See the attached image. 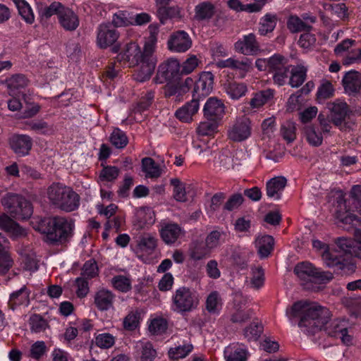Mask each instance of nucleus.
Listing matches in <instances>:
<instances>
[{
    "instance_id": "nucleus-40",
    "label": "nucleus",
    "mask_w": 361,
    "mask_h": 361,
    "mask_svg": "<svg viewBox=\"0 0 361 361\" xmlns=\"http://www.w3.org/2000/svg\"><path fill=\"white\" fill-rule=\"evenodd\" d=\"M276 22L277 18L276 15L267 13L260 20L258 30L259 35L265 36L268 33L271 32L276 27Z\"/></svg>"
},
{
    "instance_id": "nucleus-47",
    "label": "nucleus",
    "mask_w": 361,
    "mask_h": 361,
    "mask_svg": "<svg viewBox=\"0 0 361 361\" xmlns=\"http://www.w3.org/2000/svg\"><path fill=\"white\" fill-rule=\"evenodd\" d=\"M274 97V90L267 89L255 94L250 99V105L252 109H257L263 106Z\"/></svg>"
},
{
    "instance_id": "nucleus-6",
    "label": "nucleus",
    "mask_w": 361,
    "mask_h": 361,
    "mask_svg": "<svg viewBox=\"0 0 361 361\" xmlns=\"http://www.w3.org/2000/svg\"><path fill=\"white\" fill-rule=\"evenodd\" d=\"M289 316H330L329 310L317 302L300 300L286 309Z\"/></svg>"
},
{
    "instance_id": "nucleus-18",
    "label": "nucleus",
    "mask_w": 361,
    "mask_h": 361,
    "mask_svg": "<svg viewBox=\"0 0 361 361\" xmlns=\"http://www.w3.org/2000/svg\"><path fill=\"white\" fill-rule=\"evenodd\" d=\"M156 63V58L142 56V59L140 60L137 64L139 68L134 74L135 80L139 82H145L149 80L154 71Z\"/></svg>"
},
{
    "instance_id": "nucleus-50",
    "label": "nucleus",
    "mask_w": 361,
    "mask_h": 361,
    "mask_svg": "<svg viewBox=\"0 0 361 361\" xmlns=\"http://www.w3.org/2000/svg\"><path fill=\"white\" fill-rule=\"evenodd\" d=\"M6 87L10 91L24 88L27 85V80L23 74H15L6 79Z\"/></svg>"
},
{
    "instance_id": "nucleus-61",
    "label": "nucleus",
    "mask_w": 361,
    "mask_h": 361,
    "mask_svg": "<svg viewBox=\"0 0 361 361\" xmlns=\"http://www.w3.org/2000/svg\"><path fill=\"white\" fill-rule=\"evenodd\" d=\"M193 349L190 343L179 345L174 348H171L169 351V357L173 359H180L185 357Z\"/></svg>"
},
{
    "instance_id": "nucleus-34",
    "label": "nucleus",
    "mask_w": 361,
    "mask_h": 361,
    "mask_svg": "<svg viewBox=\"0 0 361 361\" xmlns=\"http://www.w3.org/2000/svg\"><path fill=\"white\" fill-rule=\"evenodd\" d=\"M223 302L220 293L212 291L206 298L205 309L210 314H217L222 308Z\"/></svg>"
},
{
    "instance_id": "nucleus-22",
    "label": "nucleus",
    "mask_w": 361,
    "mask_h": 361,
    "mask_svg": "<svg viewBox=\"0 0 361 361\" xmlns=\"http://www.w3.org/2000/svg\"><path fill=\"white\" fill-rule=\"evenodd\" d=\"M214 75L209 72H202L195 83L194 92L198 96H207L213 90Z\"/></svg>"
},
{
    "instance_id": "nucleus-57",
    "label": "nucleus",
    "mask_w": 361,
    "mask_h": 361,
    "mask_svg": "<svg viewBox=\"0 0 361 361\" xmlns=\"http://www.w3.org/2000/svg\"><path fill=\"white\" fill-rule=\"evenodd\" d=\"M269 71L274 73L287 66H288V60L283 56L276 54L269 57Z\"/></svg>"
},
{
    "instance_id": "nucleus-17",
    "label": "nucleus",
    "mask_w": 361,
    "mask_h": 361,
    "mask_svg": "<svg viewBox=\"0 0 361 361\" xmlns=\"http://www.w3.org/2000/svg\"><path fill=\"white\" fill-rule=\"evenodd\" d=\"M159 233L162 240L166 245L175 243L183 235L182 228L176 223H161Z\"/></svg>"
},
{
    "instance_id": "nucleus-3",
    "label": "nucleus",
    "mask_w": 361,
    "mask_h": 361,
    "mask_svg": "<svg viewBox=\"0 0 361 361\" xmlns=\"http://www.w3.org/2000/svg\"><path fill=\"white\" fill-rule=\"evenodd\" d=\"M47 196L53 204L66 212H73L80 204V196L71 188L60 183L49 186Z\"/></svg>"
},
{
    "instance_id": "nucleus-4",
    "label": "nucleus",
    "mask_w": 361,
    "mask_h": 361,
    "mask_svg": "<svg viewBox=\"0 0 361 361\" xmlns=\"http://www.w3.org/2000/svg\"><path fill=\"white\" fill-rule=\"evenodd\" d=\"M1 203L4 209L16 219L30 218L33 212L31 202L23 195L7 192L2 196Z\"/></svg>"
},
{
    "instance_id": "nucleus-43",
    "label": "nucleus",
    "mask_w": 361,
    "mask_h": 361,
    "mask_svg": "<svg viewBox=\"0 0 361 361\" xmlns=\"http://www.w3.org/2000/svg\"><path fill=\"white\" fill-rule=\"evenodd\" d=\"M322 259L328 267H337L340 270L344 268L345 264L343 262V259L333 250H324L322 254Z\"/></svg>"
},
{
    "instance_id": "nucleus-53",
    "label": "nucleus",
    "mask_w": 361,
    "mask_h": 361,
    "mask_svg": "<svg viewBox=\"0 0 361 361\" xmlns=\"http://www.w3.org/2000/svg\"><path fill=\"white\" fill-rule=\"evenodd\" d=\"M111 283L114 288L122 293H127L132 288L130 279L122 275L113 277Z\"/></svg>"
},
{
    "instance_id": "nucleus-28",
    "label": "nucleus",
    "mask_w": 361,
    "mask_h": 361,
    "mask_svg": "<svg viewBox=\"0 0 361 361\" xmlns=\"http://www.w3.org/2000/svg\"><path fill=\"white\" fill-rule=\"evenodd\" d=\"M226 361H246L247 351L242 344L233 343L224 350Z\"/></svg>"
},
{
    "instance_id": "nucleus-62",
    "label": "nucleus",
    "mask_w": 361,
    "mask_h": 361,
    "mask_svg": "<svg viewBox=\"0 0 361 361\" xmlns=\"http://www.w3.org/2000/svg\"><path fill=\"white\" fill-rule=\"evenodd\" d=\"M214 121L208 119V121L201 122L197 128V133L202 136L212 135L217 128V125Z\"/></svg>"
},
{
    "instance_id": "nucleus-29",
    "label": "nucleus",
    "mask_w": 361,
    "mask_h": 361,
    "mask_svg": "<svg viewBox=\"0 0 361 361\" xmlns=\"http://www.w3.org/2000/svg\"><path fill=\"white\" fill-rule=\"evenodd\" d=\"M307 68L303 63H300L297 66H291L290 70L289 85L293 87H298L305 80Z\"/></svg>"
},
{
    "instance_id": "nucleus-51",
    "label": "nucleus",
    "mask_w": 361,
    "mask_h": 361,
    "mask_svg": "<svg viewBox=\"0 0 361 361\" xmlns=\"http://www.w3.org/2000/svg\"><path fill=\"white\" fill-rule=\"evenodd\" d=\"M110 142L117 149L124 148L128 143V139L126 133L118 128L113 130L110 136Z\"/></svg>"
},
{
    "instance_id": "nucleus-9",
    "label": "nucleus",
    "mask_w": 361,
    "mask_h": 361,
    "mask_svg": "<svg viewBox=\"0 0 361 361\" xmlns=\"http://www.w3.org/2000/svg\"><path fill=\"white\" fill-rule=\"evenodd\" d=\"M180 64L177 59L170 58L161 63L154 78L157 83L162 84L166 82H176L181 75Z\"/></svg>"
},
{
    "instance_id": "nucleus-39",
    "label": "nucleus",
    "mask_w": 361,
    "mask_h": 361,
    "mask_svg": "<svg viewBox=\"0 0 361 361\" xmlns=\"http://www.w3.org/2000/svg\"><path fill=\"white\" fill-rule=\"evenodd\" d=\"M18 252L23 257L24 268L26 270L35 271L38 269L36 256L29 247L23 249L20 247L18 248Z\"/></svg>"
},
{
    "instance_id": "nucleus-11",
    "label": "nucleus",
    "mask_w": 361,
    "mask_h": 361,
    "mask_svg": "<svg viewBox=\"0 0 361 361\" xmlns=\"http://www.w3.org/2000/svg\"><path fill=\"white\" fill-rule=\"evenodd\" d=\"M97 32V44L102 49H105L114 44L119 37L117 30L111 23L100 24Z\"/></svg>"
},
{
    "instance_id": "nucleus-23",
    "label": "nucleus",
    "mask_w": 361,
    "mask_h": 361,
    "mask_svg": "<svg viewBox=\"0 0 361 361\" xmlns=\"http://www.w3.org/2000/svg\"><path fill=\"white\" fill-rule=\"evenodd\" d=\"M60 25L66 31L75 30L80 24L78 15L68 7L65 6L58 18Z\"/></svg>"
},
{
    "instance_id": "nucleus-14",
    "label": "nucleus",
    "mask_w": 361,
    "mask_h": 361,
    "mask_svg": "<svg viewBox=\"0 0 361 361\" xmlns=\"http://www.w3.org/2000/svg\"><path fill=\"white\" fill-rule=\"evenodd\" d=\"M144 56L140 47L135 42L127 44L122 52L118 54L116 59L119 62L129 63V66H135L139 63V61Z\"/></svg>"
},
{
    "instance_id": "nucleus-54",
    "label": "nucleus",
    "mask_w": 361,
    "mask_h": 361,
    "mask_svg": "<svg viewBox=\"0 0 361 361\" xmlns=\"http://www.w3.org/2000/svg\"><path fill=\"white\" fill-rule=\"evenodd\" d=\"M200 63V60L195 55H190L180 65V74L188 75L193 72Z\"/></svg>"
},
{
    "instance_id": "nucleus-24",
    "label": "nucleus",
    "mask_w": 361,
    "mask_h": 361,
    "mask_svg": "<svg viewBox=\"0 0 361 361\" xmlns=\"http://www.w3.org/2000/svg\"><path fill=\"white\" fill-rule=\"evenodd\" d=\"M200 108L198 99H193L179 108L175 113L176 118L180 121L189 123L192 116L197 114Z\"/></svg>"
},
{
    "instance_id": "nucleus-48",
    "label": "nucleus",
    "mask_w": 361,
    "mask_h": 361,
    "mask_svg": "<svg viewBox=\"0 0 361 361\" xmlns=\"http://www.w3.org/2000/svg\"><path fill=\"white\" fill-rule=\"evenodd\" d=\"M170 183L173 187V197L175 200L181 202H186L188 198L185 184L177 178H171Z\"/></svg>"
},
{
    "instance_id": "nucleus-64",
    "label": "nucleus",
    "mask_w": 361,
    "mask_h": 361,
    "mask_svg": "<svg viewBox=\"0 0 361 361\" xmlns=\"http://www.w3.org/2000/svg\"><path fill=\"white\" fill-rule=\"evenodd\" d=\"M291 66H287L279 71H276L273 73V81L275 84L279 86H282L286 83L290 76V68Z\"/></svg>"
},
{
    "instance_id": "nucleus-49",
    "label": "nucleus",
    "mask_w": 361,
    "mask_h": 361,
    "mask_svg": "<svg viewBox=\"0 0 361 361\" xmlns=\"http://www.w3.org/2000/svg\"><path fill=\"white\" fill-rule=\"evenodd\" d=\"M168 328V322L164 317H154L150 321L149 331L153 335H161Z\"/></svg>"
},
{
    "instance_id": "nucleus-59",
    "label": "nucleus",
    "mask_w": 361,
    "mask_h": 361,
    "mask_svg": "<svg viewBox=\"0 0 361 361\" xmlns=\"http://www.w3.org/2000/svg\"><path fill=\"white\" fill-rule=\"evenodd\" d=\"M99 269L94 259L87 261L82 267L81 276L85 279H92L98 275Z\"/></svg>"
},
{
    "instance_id": "nucleus-38",
    "label": "nucleus",
    "mask_w": 361,
    "mask_h": 361,
    "mask_svg": "<svg viewBox=\"0 0 361 361\" xmlns=\"http://www.w3.org/2000/svg\"><path fill=\"white\" fill-rule=\"evenodd\" d=\"M214 14V6L209 1L198 4L195 8L194 18L197 20H209Z\"/></svg>"
},
{
    "instance_id": "nucleus-12",
    "label": "nucleus",
    "mask_w": 361,
    "mask_h": 361,
    "mask_svg": "<svg viewBox=\"0 0 361 361\" xmlns=\"http://www.w3.org/2000/svg\"><path fill=\"white\" fill-rule=\"evenodd\" d=\"M192 39L189 35L183 30L172 33L167 42L168 49L173 52L183 53L192 47Z\"/></svg>"
},
{
    "instance_id": "nucleus-52",
    "label": "nucleus",
    "mask_w": 361,
    "mask_h": 361,
    "mask_svg": "<svg viewBox=\"0 0 361 361\" xmlns=\"http://www.w3.org/2000/svg\"><path fill=\"white\" fill-rule=\"evenodd\" d=\"M211 253L206 244L201 242H195L190 248V257L195 260H200L207 257Z\"/></svg>"
},
{
    "instance_id": "nucleus-1",
    "label": "nucleus",
    "mask_w": 361,
    "mask_h": 361,
    "mask_svg": "<svg viewBox=\"0 0 361 361\" xmlns=\"http://www.w3.org/2000/svg\"><path fill=\"white\" fill-rule=\"evenodd\" d=\"M74 224L62 216L47 218L39 221L38 230L46 235V241L51 245L63 244L73 236Z\"/></svg>"
},
{
    "instance_id": "nucleus-7",
    "label": "nucleus",
    "mask_w": 361,
    "mask_h": 361,
    "mask_svg": "<svg viewBox=\"0 0 361 361\" xmlns=\"http://www.w3.org/2000/svg\"><path fill=\"white\" fill-rule=\"evenodd\" d=\"M294 272L300 280L307 282L326 283L334 278L330 271H320L307 262L298 263L294 268Z\"/></svg>"
},
{
    "instance_id": "nucleus-33",
    "label": "nucleus",
    "mask_w": 361,
    "mask_h": 361,
    "mask_svg": "<svg viewBox=\"0 0 361 361\" xmlns=\"http://www.w3.org/2000/svg\"><path fill=\"white\" fill-rule=\"evenodd\" d=\"M114 295L108 290L101 289L98 290L94 296V303L101 310H107L113 305Z\"/></svg>"
},
{
    "instance_id": "nucleus-27",
    "label": "nucleus",
    "mask_w": 361,
    "mask_h": 361,
    "mask_svg": "<svg viewBox=\"0 0 361 361\" xmlns=\"http://www.w3.org/2000/svg\"><path fill=\"white\" fill-rule=\"evenodd\" d=\"M148 30L149 35L145 39L143 54L145 57L156 58L153 54L157 46L159 26L157 24H151L148 27Z\"/></svg>"
},
{
    "instance_id": "nucleus-37",
    "label": "nucleus",
    "mask_w": 361,
    "mask_h": 361,
    "mask_svg": "<svg viewBox=\"0 0 361 361\" xmlns=\"http://www.w3.org/2000/svg\"><path fill=\"white\" fill-rule=\"evenodd\" d=\"M322 329L324 330L328 335L333 337L338 336L340 333L339 330L344 327V320L341 317H329V319H322Z\"/></svg>"
},
{
    "instance_id": "nucleus-42",
    "label": "nucleus",
    "mask_w": 361,
    "mask_h": 361,
    "mask_svg": "<svg viewBox=\"0 0 361 361\" xmlns=\"http://www.w3.org/2000/svg\"><path fill=\"white\" fill-rule=\"evenodd\" d=\"M287 27L288 30L293 32H300L302 31H310L312 26L304 22L300 18L297 16H290L287 20Z\"/></svg>"
},
{
    "instance_id": "nucleus-20",
    "label": "nucleus",
    "mask_w": 361,
    "mask_h": 361,
    "mask_svg": "<svg viewBox=\"0 0 361 361\" xmlns=\"http://www.w3.org/2000/svg\"><path fill=\"white\" fill-rule=\"evenodd\" d=\"M235 50L244 55H252L259 50V46L253 33L244 35L235 43Z\"/></svg>"
},
{
    "instance_id": "nucleus-16",
    "label": "nucleus",
    "mask_w": 361,
    "mask_h": 361,
    "mask_svg": "<svg viewBox=\"0 0 361 361\" xmlns=\"http://www.w3.org/2000/svg\"><path fill=\"white\" fill-rule=\"evenodd\" d=\"M342 85L345 94L355 96L361 92V73L356 71H350L344 75Z\"/></svg>"
},
{
    "instance_id": "nucleus-60",
    "label": "nucleus",
    "mask_w": 361,
    "mask_h": 361,
    "mask_svg": "<svg viewBox=\"0 0 361 361\" xmlns=\"http://www.w3.org/2000/svg\"><path fill=\"white\" fill-rule=\"evenodd\" d=\"M334 93V89L332 84L329 82H326L319 87L317 92V99L321 103L333 97Z\"/></svg>"
},
{
    "instance_id": "nucleus-45",
    "label": "nucleus",
    "mask_w": 361,
    "mask_h": 361,
    "mask_svg": "<svg viewBox=\"0 0 361 361\" xmlns=\"http://www.w3.org/2000/svg\"><path fill=\"white\" fill-rule=\"evenodd\" d=\"M142 166L147 178H158L161 174L159 166L152 158L145 157L142 159Z\"/></svg>"
},
{
    "instance_id": "nucleus-13",
    "label": "nucleus",
    "mask_w": 361,
    "mask_h": 361,
    "mask_svg": "<svg viewBox=\"0 0 361 361\" xmlns=\"http://www.w3.org/2000/svg\"><path fill=\"white\" fill-rule=\"evenodd\" d=\"M329 317H290L292 325L298 324V327L305 333L314 334L322 330V319Z\"/></svg>"
},
{
    "instance_id": "nucleus-44",
    "label": "nucleus",
    "mask_w": 361,
    "mask_h": 361,
    "mask_svg": "<svg viewBox=\"0 0 361 361\" xmlns=\"http://www.w3.org/2000/svg\"><path fill=\"white\" fill-rule=\"evenodd\" d=\"M16 6L22 18L29 24L35 20V16L30 5L25 0H12Z\"/></svg>"
},
{
    "instance_id": "nucleus-31",
    "label": "nucleus",
    "mask_w": 361,
    "mask_h": 361,
    "mask_svg": "<svg viewBox=\"0 0 361 361\" xmlns=\"http://www.w3.org/2000/svg\"><path fill=\"white\" fill-rule=\"evenodd\" d=\"M29 296V290L23 286L20 290L11 294L8 305L11 310H15L20 305L27 306L30 302Z\"/></svg>"
},
{
    "instance_id": "nucleus-21",
    "label": "nucleus",
    "mask_w": 361,
    "mask_h": 361,
    "mask_svg": "<svg viewBox=\"0 0 361 361\" xmlns=\"http://www.w3.org/2000/svg\"><path fill=\"white\" fill-rule=\"evenodd\" d=\"M224 104L215 97H210L205 103L203 111L204 116L209 120L221 119L224 114Z\"/></svg>"
},
{
    "instance_id": "nucleus-19",
    "label": "nucleus",
    "mask_w": 361,
    "mask_h": 361,
    "mask_svg": "<svg viewBox=\"0 0 361 361\" xmlns=\"http://www.w3.org/2000/svg\"><path fill=\"white\" fill-rule=\"evenodd\" d=\"M9 144L16 154L19 156H25L32 148V140L27 135H14L10 138Z\"/></svg>"
},
{
    "instance_id": "nucleus-32",
    "label": "nucleus",
    "mask_w": 361,
    "mask_h": 361,
    "mask_svg": "<svg viewBox=\"0 0 361 361\" xmlns=\"http://www.w3.org/2000/svg\"><path fill=\"white\" fill-rule=\"evenodd\" d=\"M224 90L232 99H239L245 95L247 87L243 82L228 81L224 84Z\"/></svg>"
},
{
    "instance_id": "nucleus-35",
    "label": "nucleus",
    "mask_w": 361,
    "mask_h": 361,
    "mask_svg": "<svg viewBox=\"0 0 361 361\" xmlns=\"http://www.w3.org/2000/svg\"><path fill=\"white\" fill-rule=\"evenodd\" d=\"M264 331V325L258 319H254L243 329V336L247 341H257Z\"/></svg>"
},
{
    "instance_id": "nucleus-46",
    "label": "nucleus",
    "mask_w": 361,
    "mask_h": 361,
    "mask_svg": "<svg viewBox=\"0 0 361 361\" xmlns=\"http://www.w3.org/2000/svg\"><path fill=\"white\" fill-rule=\"evenodd\" d=\"M26 129L42 135L53 133V128L43 120H34L26 123Z\"/></svg>"
},
{
    "instance_id": "nucleus-41",
    "label": "nucleus",
    "mask_w": 361,
    "mask_h": 361,
    "mask_svg": "<svg viewBox=\"0 0 361 361\" xmlns=\"http://www.w3.org/2000/svg\"><path fill=\"white\" fill-rule=\"evenodd\" d=\"M304 134L307 141L310 145L314 147H318L322 145L323 136L321 132L316 129L312 125L306 126L304 128Z\"/></svg>"
},
{
    "instance_id": "nucleus-10",
    "label": "nucleus",
    "mask_w": 361,
    "mask_h": 361,
    "mask_svg": "<svg viewBox=\"0 0 361 361\" xmlns=\"http://www.w3.org/2000/svg\"><path fill=\"white\" fill-rule=\"evenodd\" d=\"M251 121L246 116L236 119L228 130V138L234 142H242L251 135Z\"/></svg>"
},
{
    "instance_id": "nucleus-55",
    "label": "nucleus",
    "mask_w": 361,
    "mask_h": 361,
    "mask_svg": "<svg viewBox=\"0 0 361 361\" xmlns=\"http://www.w3.org/2000/svg\"><path fill=\"white\" fill-rule=\"evenodd\" d=\"M295 124L290 121H285L281 127V134L288 142H292L296 138Z\"/></svg>"
},
{
    "instance_id": "nucleus-30",
    "label": "nucleus",
    "mask_w": 361,
    "mask_h": 361,
    "mask_svg": "<svg viewBox=\"0 0 361 361\" xmlns=\"http://www.w3.org/2000/svg\"><path fill=\"white\" fill-rule=\"evenodd\" d=\"M157 245V239L151 233H144L139 237L137 243V252L152 254Z\"/></svg>"
},
{
    "instance_id": "nucleus-5",
    "label": "nucleus",
    "mask_w": 361,
    "mask_h": 361,
    "mask_svg": "<svg viewBox=\"0 0 361 361\" xmlns=\"http://www.w3.org/2000/svg\"><path fill=\"white\" fill-rule=\"evenodd\" d=\"M200 303L197 293L186 287L178 288L173 296V308L178 313L195 310Z\"/></svg>"
},
{
    "instance_id": "nucleus-26",
    "label": "nucleus",
    "mask_w": 361,
    "mask_h": 361,
    "mask_svg": "<svg viewBox=\"0 0 361 361\" xmlns=\"http://www.w3.org/2000/svg\"><path fill=\"white\" fill-rule=\"evenodd\" d=\"M287 180L284 177L278 176L270 179L266 185L267 195L274 200H279Z\"/></svg>"
},
{
    "instance_id": "nucleus-58",
    "label": "nucleus",
    "mask_w": 361,
    "mask_h": 361,
    "mask_svg": "<svg viewBox=\"0 0 361 361\" xmlns=\"http://www.w3.org/2000/svg\"><path fill=\"white\" fill-rule=\"evenodd\" d=\"M223 235L224 233L219 231H212L207 235L205 239V244L211 252L222 243Z\"/></svg>"
},
{
    "instance_id": "nucleus-56",
    "label": "nucleus",
    "mask_w": 361,
    "mask_h": 361,
    "mask_svg": "<svg viewBox=\"0 0 361 361\" xmlns=\"http://www.w3.org/2000/svg\"><path fill=\"white\" fill-rule=\"evenodd\" d=\"M120 173L118 167L114 166H104L99 173V180L101 181L113 182L117 179Z\"/></svg>"
},
{
    "instance_id": "nucleus-8",
    "label": "nucleus",
    "mask_w": 361,
    "mask_h": 361,
    "mask_svg": "<svg viewBox=\"0 0 361 361\" xmlns=\"http://www.w3.org/2000/svg\"><path fill=\"white\" fill-rule=\"evenodd\" d=\"M326 108L332 123L341 130L345 129L346 127L345 119L349 118L352 113L348 104L345 101L337 99L327 103Z\"/></svg>"
},
{
    "instance_id": "nucleus-36",
    "label": "nucleus",
    "mask_w": 361,
    "mask_h": 361,
    "mask_svg": "<svg viewBox=\"0 0 361 361\" xmlns=\"http://www.w3.org/2000/svg\"><path fill=\"white\" fill-rule=\"evenodd\" d=\"M258 254L262 258L267 257L274 248V240L272 236L265 235L258 237L255 240Z\"/></svg>"
},
{
    "instance_id": "nucleus-2",
    "label": "nucleus",
    "mask_w": 361,
    "mask_h": 361,
    "mask_svg": "<svg viewBox=\"0 0 361 361\" xmlns=\"http://www.w3.org/2000/svg\"><path fill=\"white\" fill-rule=\"evenodd\" d=\"M338 218L346 226L347 230H353L354 235L357 238L356 242L344 238H338V247L344 253L361 259V219L351 213H347L344 216L339 214Z\"/></svg>"
},
{
    "instance_id": "nucleus-63",
    "label": "nucleus",
    "mask_w": 361,
    "mask_h": 361,
    "mask_svg": "<svg viewBox=\"0 0 361 361\" xmlns=\"http://www.w3.org/2000/svg\"><path fill=\"white\" fill-rule=\"evenodd\" d=\"M252 277L251 278L252 287L255 289L260 288L264 282V273L261 267L252 268Z\"/></svg>"
},
{
    "instance_id": "nucleus-25",
    "label": "nucleus",
    "mask_w": 361,
    "mask_h": 361,
    "mask_svg": "<svg viewBox=\"0 0 361 361\" xmlns=\"http://www.w3.org/2000/svg\"><path fill=\"white\" fill-rule=\"evenodd\" d=\"M169 1L170 0H157V4L159 6L157 15L161 24H164L168 19L179 18L180 16L179 7L166 6Z\"/></svg>"
},
{
    "instance_id": "nucleus-15",
    "label": "nucleus",
    "mask_w": 361,
    "mask_h": 361,
    "mask_svg": "<svg viewBox=\"0 0 361 361\" xmlns=\"http://www.w3.org/2000/svg\"><path fill=\"white\" fill-rule=\"evenodd\" d=\"M216 66L221 68H230L238 71L239 77L240 78H244L247 73L250 72L252 68V61L247 58H244L242 60H238L235 58H229L226 60H220L217 61Z\"/></svg>"
}]
</instances>
